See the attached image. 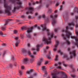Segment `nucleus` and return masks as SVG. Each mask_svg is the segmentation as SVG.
<instances>
[{
	"mask_svg": "<svg viewBox=\"0 0 78 78\" xmlns=\"http://www.w3.org/2000/svg\"><path fill=\"white\" fill-rule=\"evenodd\" d=\"M42 30L43 31L46 30L47 31L48 36H49V35H50L51 36L50 38L49 37L48 40H47L45 37H44L43 38V41H44L45 42H46L47 44H50L51 42V38H52V37H53V32H52L50 34V32H49L48 29H47V28H46L45 27L43 28Z\"/></svg>",
	"mask_w": 78,
	"mask_h": 78,
	"instance_id": "obj_1",
	"label": "nucleus"
},
{
	"mask_svg": "<svg viewBox=\"0 0 78 78\" xmlns=\"http://www.w3.org/2000/svg\"><path fill=\"white\" fill-rule=\"evenodd\" d=\"M4 6L6 8L5 10V13H7L8 15L11 14V6H8L7 2L6 0H4ZM0 3H1V0H0Z\"/></svg>",
	"mask_w": 78,
	"mask_h": 78,
	"instance_id": "obj_2",
	"label": "nucleus"
},
{
	"mask_svg": "<svg viewBox=\"0 0 78 78\" xmlns=\"http://www.w3.org/2000/svg\"><path fill=\"white\" fill-rule=\"evenodd\" d=\"M10 1L11 2H12V3H16L17 1H18L16 3L18 5H19L20 6L18 7L16 6L14 7V9L12 10V12H15L16 9H18L19 8H21V7H22L21 6V5L22 4V2H21V1H20V0H10Z\"/></svg>",
	"mask_w": 78,
	"mask_h": 78,
	"instance_id": "obj_3",
	"label": "nucleus"
},
{
	"mask_svg": "<svg viewBox=\"0 0 78 78\" xmlns=\"http://www.w3.org/2000/svg\"><path fill=\"white\" fill-rule=\"evenodd\" d=\"M33 27H32L30 28H27V31L26 33V34L28 38L31 39V35L30 34L31 33H32L33 31Z\"/></svg>",
	"mask_w": 78,
	"mask_h": 78,
	"instance_id": "obj_4",
	"label": "nucleus"
},
{
	"mask_svg": "<svg viewBox=\"0 0 78 78\" xmlns=\"http://www.w3.org/2000/svg\"><path fill=\"white\" fill-rule=\"evenodd\" d=\"M57 17H58V15L57 14L54 15V16L52 15H51L50 16V17L52 19V23L53 25H55V23L56 22V20L55 19H56V18H57Z\"/></svg>",
	"mask_w": 78,
	"mask_h": 78,
	"instance_id": "obj_5",
	"label": "nucleus"
},
{
	"mask_svg": "<svg viewBox=\"0 0 78 78\" xmlns=\"http://www.w3.org/2000/svg\"><path fill=\"white\" fill-rule=\"evenodd\" d=\"M26 9H28L29 10V12H27L26 14H33V10L34 9V8L33 7H27L26 8Z\"/></svg>",
	"mask_w": 78,
	"mask_h": 78,
	"instance_id": "obj_6",
	"label": "nucleus"
},
{
	"mask_svg": "<svg viewBox=\"0 0 78 78\" xmlns=\"http://www.w3.org/2000/svg\"><path fill=\"white\" fill-rule=\"evenodd\" d=\"M27 53L29 55L30 58H31L30 59L31 62H33L34 61V59L35 57L34 55H31V52L30 51H28Z\"/></svg>",
	"mask_w": 78,
	"mask_h": 78,
	"instance_id": "obj_7",
	"label": "nucleus"
},
{
	"mask_svg": "<svg viewBox=\"0 0 78 78\" xmlns=\"http://www.w3.org/2000/svg\"><path fill=\"white\" fill-rule=\"evenodd\" d=\"M75 52H76V50H74L73 51H72V52L69 51V54L70 55V58L72 59V58H73V55H72V54H73V56L74 57H75L76 56V53H75Z\"/></svg>",
	"mask_w": 78,
	"mask_h": 78,
	"instance_id": "obj_8",
	"label": "nucleus"
},
{
	"mask_svg": "<svg viewBox=\"0 0 78 78\" xmlns=\"http://www.w3.org/2000/svg\"><path fill=\"white\" fill-rule=\"evenodd\" d=\"M59 42L58 41H56L55 44V47L53 49V51H56V50H57V47H58V45H59Z\"/></svg>",
	"mask_w": 78,
	"mask_h": 78,
	"instance_id": "obj_9",
	"label": "nucleus"
},
{
	"mask_svg": "<svg viewBox=\"0 0 78 78\" xmlns=\"http://www.w3.org/2000/svg\"><path fill=\"white\" fill-rule=\"evenodd\" d=\"M66 36L68 38H69L70 36L72 35V34L70 32L68 31L67 30L66 31Z\"/></svg>",
	"mask_w": 78,
	"mask_h": 78,
	"instance_id": "obj_10",
	"label": "nucleus"
},
{
	"mask_svg": "<svg viewBox=\"0 0 78 78\" xmlns=\"http://www.w3.org/2000/svg\"><path fill=\"white\" fill-rule=\"evenodd\" d=\"M28 61H29V59L28 58H25L23 60V62L24 64H27L28 62Z\"/></svg>",
	"mask_w": 78,
	"mask_h": 78,
	"instance_id": "obj_11",
	"label": "nucleus"
},
{
	"mask_svg": "<svg viewBox=\"0 0 78 78\" xmlns=\"http://www.w3.org/2000/svg\"><path fill=\"white\" fill-rule=\"evenodd\" d=\"M40 47V45L37 44L36 46V49H35L34 48H32V50H37V51H39V47Z\"/></svg>",
	"mask_w": 78,
	"mask_h": 78,
	"instance_id": "obj_12",
	"label": "nucleus"
},
{
	"mask_svg": "<svg viewBox=\"0 0 78 78\" xmlns=\"http://www.w3.org/2000/svg\"><path fill=\"white\" fill-rule=\"evenodd\" d=\"M42 61H43V58H40V61L38 62L37 64V65H38V66H41V63L42 62Z\"/></svg>",
	"mask_w": 78,
	"mask_h": 78,
	"instance_id": "obj_13",
	"label": "nucleus"
},
{
	"mask_svg": "<svg viewBox=\"0 0 78 78\" xmlns=\"http://www.w3.org/2000/svg\"><path fill=\"white\" fill-rule=\"evenodd\" d=\"M33 69H31L29 71H27L26 72V74H30V73H31L33 72Z\"/></svg>",
	"mask_w": 78,
	"mask_h": 78,
	"instance_id": "obj_14",
	"label": "nucleus"
},
{
	"mask_svg": "<svg viewBox=\"0 0 78 78\" xmlns=\"http://www.w3.org/2000/svg\"><path fill=\"white\" fill-rule=\"evenodd\" d=\"M11 20H12V19H9L6 20L5 23L4 24V25H7L8 24V22H9L10 21H11Z\"/></svg>",
	"mask_w": 78,
	"mask_h": 78,
	"instance_id": "obj_15",
	"label": "nucleus"
},
{
	"mask_svg": "<svg viewBox=\"0 0 78 78\" xmlns=\"http://www.w3.org/2000/svg\"><path fill=\"white\" fill-rule=\"evenodd\" d=\"M19 43H20V41L19 40L17 41L15 44L16 47H18V45H19Z\"/></svg>",
	"mask_w": 78,
	"mask_h": 78,
	"instance_id": "obj_16",
	"label": "nucleus"
},
{
	"mask_svg": "<svg viewBox=\"0 0 78 78\" xmlns=\"http://www.w3.org/2000/svg\"><path fill=\"white\" fill-rule=\"evenodd\" d=\"M36 3L37 4L38 3H40V4H41L42 3V0H40L39 2L36 1L35 3L33 2V5H35V4H36Z\"/></svg>",
	"mask_w": 78,
	"mask_h": 78,
	"instance_id": "obj_17",
	"label": "nucleus"
},
{
	"mask_svg": "<svg viewBox=\"0 0 78 78\" xmlns=\"http://www.w3.org/2000/svg\"><path fill=\"white\" fill-rule=\"evenodd\" d=\"M6 52H7V51H3L2 55V56L3 58L5 56V55L6 54Z\"/></svg>",
	"mask_w": 78,
	"mask_h": 78,
	"instance_id": "obj_18",
	"label": "nucleus"
},
{
	"mask_svg": "<svg viewBox=\"0 0 78 78\" xmlns=\"http://www.w3.org/2000/svg\"><path fill=\"white\" fill-rule=\"evenodd\" d=\"M68 25H73V26H75V24L73 22H71L68 23Z\"/></svg>",
	"mask_w": 78,
	"mask_h": 78,
	"instance_id": "obj_19",
	"label": "nucleus"
},
{
	"mask_svg": "<svg viewBox=\"0 0 78 78\" xmlns=\"http://www.w3.org/2000/svg\"><path fill=\"white\" fill-rule=\"evenodd\" d=\"M22 52H23V53H26L27 52V51L25 49L23 48L21 50Z\"/></svg>",
	"mask_w": 78,
	"mask_h": 78,
	"instance_id": "obj_20",
	"label": "nucleus"
},
{
	"mask_svg": "<svg viewBox=\"0 0 78 78\" xmlns=\"http://www.w3.org/2000/svg\"><path fill=\"white\" fill-rule=\"evenodd\" d=\"M22 72H23L21 70H20L19 71V73L20 76L22 75Z\"/></svg>",
	"mask_w": 78,
	"mask_h": 78,
	"instance_id": "obj_21",
	"label": "nucleus"
},
{
	"mask_svg": "<svg viewBox=\"0 0 78 78\" xmlns=\"http://www.w3.org/2000/svg\"><path fill=\"white\" fill-rule=\"evenodd\" d=\"M3 35H5V34H3V33L2 32V31L0 30V36H3Z\"/></svg>",
	"mask_w": 78,
	"mask_h": 78,
	"instance_id": "obj_22",
	"label": "nucleus"
},
{
	"mask_svg": "<svg viewBox=\"0 0 78 78\" xmlns=\"http://www.w3.org/2000/svg\"><path fill=\"white\" fill-rule=\"evenodd\" d=\"M51 12H52V9H49L48 10V13H50Z\"/></svg>",
	"mask_w": 78,
	"mask_h": 78,
	"instance_id": "obj_23",
	"label": "nucleus"
},
{
	"mask_svg": "<svg viewBox=\"0 0 78 78\" xmlns=\"http://www.w3.org/2000/svg\"><path fill=\"white\" fill-rule=\"evenodd\" d=\"M1 30H2L3 31H5L6 30V28L3 27H2Z\"/></svg>",
	"mask_w": 78,
	"mask_h": 78,
	"instance_id": "obj_24",
	"label": "nucleus"
},
{
	"mask_svg": "<svg viewBox=\"0 0 78 78\" xmlns=\"http://www.w3.org/2000/svg\"><path fill=\"white\" fill-rule=\"evenodd\" d=\"M66 41L68 45H69V44H70V42L68 40H66Z\"/></svg>",
	"mask_w": 78,
	"mask_h": 78,
	"instance_id": "obj_25",
	"label": "nucleus"
},
{
	"mask_svg": "<svg viewBox=\"0 0 78 78\" xmlns=\"http://www.w3.org/2000/svg\"><path fill=\"white\" fill-rule=\"evenodd\" d=\"M42 70H45V66H43L42 67Z\"/></svg>",
	"mask_w": 78,
	"mask_h": 78,
	"instance_id": "obj_26",
	"label": "nucleus"
},
{
	"mask_svg": "<svg viewBox=\"0 0 78 78\" xmlns=\"http://www.w3.org/2000/svg\"><path fill=\"white\" fill-rule=\"evenodd\" d=\"M71 76L73 78H75L76 76L74 75L71 74Z\"/></svg>",
	"mask_w": 78,
	"mask_h": 78,
	"instance_id": "obj_27",
	"label": "nucleus"
},
{
	"mask_svg": "<svg viewBox=\"0 0 78 78\" xmlns=\"http://www.w3.org/2000/svg\"><path fill=\"white\" fill-rule=\"evenodd\" d=\"M58 52L59 53H60V54L61 55H62V54H63V53L61 51V50H59V51H58Z\"/></svg>",
	"mask_w": 78,
	"mask_h": 78,
	"instance_id": "obj_28",
	"label": "nucleus"
},
{
	"mask_svg": "<svg viewBox=\"0 0 78 78\" xmlns=\"http://www.w3.org/2000/svg\"><path fill=\"white\" fill-rule=\"evenodd\" d=\"M75 33H76L77 36H78V31L77 30H75Z\"/></svg>",
	"mask_w": 78,
	"mask_h": 78,
	"instance_id": "obj_29",
	"label": "nucleus"
},
{
	"mask_svg": "<svg viewBox=\"0 0 78 78\" xmlns=\"http://www.w3.org/2000/svg\"><path fill=\"white\" fill-rule=\"evenodd\" d=\"M14 34H17V30H14Z\"/></svg>",
	"mask_w": 78,
	"mask_h": 78,
	"instance_id": "obj_30",
	"label": "nucleus"
},
{
	"mask_svg": "<svg viewBox=\"0 0 78 78\" xmlns=\"http://www.w3.org/2000/svg\"><path fill=\"white\" fill-rule=\"evenodd\" d=\"M58 55H56L55 56V61H57L58 60Z\"/></svg>",
	"mask_w": 78,
	"mask_h": 78,
	"instance_id": "obj_31",
	"label": "nucleus"
},
{
	"mask_svg": "<svg viewBox=\"0 0 78 78\" xmlns=\"http://www.w3.org/2000/svg\"><path fill=\"white\" fill-rule=\"evenodd\" d=\"M55 2H56V1H54L53 2L51 1L50 2V3H51V4H55Z\"/></svg>",
	"mask_w": 78,
	"mask_h": 78,
	"instance_id": "obj_32",
	"label": "nucleus"
},
{
	"mask_svg": "<svg viewBox=\"0 0 78 78\" xmlns=\"http://www.w3.org/2000/svg\"><path fill=\"white\" fill-rule=\"evenodd\" d=\"M20 37L21 39H23V37H24V35H23V34H21L20 35Z\"/></svg>",
	"mask_w": 78,
	"mask_h": 78,
	"instance_id": "obj_33",
	"label": "nucleus"
},
{
	"mask_svg": "<svg viewBox=\"0 0 78 78\" xmlns=\"http://www.w3.org/2000/svg\"><path fill=\"white\" fill-rule=\"evenodd\" d=\"M47 58H48V59H51V57L49 55H47Z\"/></svg>",
	"mask_w": 78,
	"mask_h": 78,
	"instance_id": "obj_34",
	"label": "nucleus"
},
{
	"mask_svg": "<svg viewBox=\"0 0 78 78\" xmlns=\"http://www.w3.org/2000/svg\"><path fill=\"white\" fill-rule=\"evenodd\" d=\"M21 30H25L26 29V27H23L21 28Z\"/></svg>",
	"mask_w": 78,
	"mask_h": 78,
	"instance_id": "obj_35",
	"label": "nucleus"
},
{
	"mask_svg": "<svg viewBox=\"0 0 78 78\" xmlns=\"http://www.w3.org/2000/svg\"><path fill=\"white\" fill-rule=\"evenodd\" d=\"M33 54L34 55H37V52L35 51H34L33 52Z\"/></svg>",
	"mask_w": 78,
	"mask_h": 78,
	"instance_id": "obj_36",
	"label": "nucleus"
},
{
	"mask_svg": "<svg viewBox=\"0 0 78 78\" xmlns=\"http://www.w3.org/2000/svg\"><path fill=\"white\" fill-rule=\"evenodd\" d=\"M27 18L28 19H32V17H31V16L29 15V16H28Z\"/></svg>",
	"mask_w": 78,
	"mask_h": 78,
	"instance_id": "obj_37",
	"label": "nucleus"
},
{
	"mask_svg": "<svg viewBox=\"0 0 78 78\" xmlns=\"http://www.w3.org/2000/svg\"><path fill=\"white\" fill-rule=\"evenodd\" d=\"M15 39L16 40V41L18 40V39H19V36L15 37Z\"/></svg>",
	"mask_w": 78,
	"mask_h": 78,
	"instance_id": "obj_38",
	"label": "nucleus"
},
{
	"mask_svg": "<svg viewBox=\"0 0 78 78\" xmlns=\"http://www.w3.org/2000/svg\"><path fill=\"white\" fill-rule=\"evenodd\" d=\"M21 18H25V16H24V15H22L21 16Z\"/></svg>",
	"mask_w": 78,
	"mask_h": 78,
	"instance_id": "obj_39",
	"label": "nucleus"
},
{
	"mask_svg": "<svg viewBox=\"0 0 78 78\" xmlns=\"http://www.w3.org/2000/svg\"><path fill=\"white\" fill-rule=\"evenodd\" d=\"M2 46H6V43H3L2 44Z\"/></svg>",
	"mask_w": 78,
	"mask_h": 78,
	"instance_id": "obj_40",
	"label": "nucleus"
},
{
	"mask_svg": "<svg viewBox=\"0 0 78 78\" xmlns=\"http://www.w3.org/2000/svg\"><path fill=\"white\" fill-rule=\"evenodd\" d=\"M42 17L44 18V19H45V15H43L42 16Z\"/></svg>",
	"mask_w": 78,
	"mask_h": 78,
	"instance_id": "obj_41",
	"label": "nucleus"
},
{
	"mask_svg": "<svg viewBox=\"0 0 78 78\" xmlns=\"http://www.w3.org/2000/svg\"><path fill=\"white\" fill-rule=\"evenodd\" d=\"M41 16H39L38 17L37 20H40V19H41Z\"/></svg>",
	"mask_w": 78,
	"mask_h": 78,
	"instance_id": "obj_42",
	"label": "nucleus"
},
{
	"mask_svg": "<svg viewBox=\"0 0 78 78\" xmlns=\"http://www.w3.org/2000/svg\"><path fill=\"white\" fill-rule=\"evenodd\" d=\"M62 5H61L60 6V11H62Z\"/></svg>",
	"mask_w": 78,
	"mask_h": 78,
	"instance_id": "obj_43",
	"label": "nucleus"
},
{
	"mask_svg": "<svg viewBox=\"0 0 78 78\" xmlns=\"http://www.w3.org/2000/svg\"><path fill=\"white\" fill-rule=\"evenodd\" d=\"M58 30V28L55 29H54L55 32H57V31Z\"/></svg>",
	"mask_w": 78,
	"mask_h": 78,
	"instance_id": "obj_44",
	"label": "nucleus"
},
{
	"mask_svg": "<svg viewBox=\"0 0 78 78\" xmlns=\"http://www.w3.org/2000/svg\"><path fill=\"white\" fill-rule=\"evenodd\" d=\"M63 66H65V67H67V66H68V65H67V64H66L65 63L63 64Z\"/></svg>",
	"mask_w": 78,
	"mask_h": 78,
	"instance_id": "obj_45",
	"label": "nucleus"
},
{
	"mask_svg": "<svg viewBox=\"0 0 78 78\" xmlns=\"http://www.w3.org/2000/svg\"><path fill=\"white\" fill-rule=\"evenodd\" d=\"M24 68H25V66H21V69H23V70L24 69Z\"/></svg>",
	"mask_w": 78,
	"mask_h": 78,
	"instance_id": "obj_46",
	"label": "nucleus"
},
{
	"mask_svg": "<svg viewBox=\"0 0 78 78\" xmlns=\"http://www.w3.org/2000/svg\"><path fill=\"white\" fill-rule=\"evenodd\" d=\"M48 61H46L44 63L45 65V64H48Z\"/></svg>",
	"mask_w": 78,
	"mask_h": 78,
	"instance_id": "obj_47",
	"label": "nucleus"
},
{
	"mask_svg": "<svg viewBox=\"0 0 78 78\" xmlns=\"http://www.w3.org/2000/svg\"><path fill=\"white\" fill-rule=\"evenodd\" d=\"M57 69H61V67L60 66H57Z\"/></svg>",
	"mask_w": 78,
	"mask_h": 78,
	"instance_id": "obj_48",
	"label": "nucleus"
},
{
	"mask_svg": "<svg viewBox=\"0 0 78 78\" xmlns=\"http://www.w3.org/2000/svg\"><path fill=\"white\" fill-rule=\"evenodd\" d=\"M49 6V4H47L46 5V6L47 8H48Z\"/></svg>",
	"mask_w": 78,
	"mask_h": 78,
	"instance_id": "obj_49",
	"label": "nucleus"
},
{
	"mask_svg": "<svg viewBox=\"0 0 78 78\" xmlns=\"http://www.w3.org/2000/svg\"><path fill=\"white\" fill-rule=\"evenodd\" d=\"M14 65L15 66H17V62H15L14 63Z\"/></svg>",
	"mask_w": 78,
	"mask_h": 78,
	"instance_id": "obj_50",
	"label": "nucleus"
},
{
	"mask_svg": "<svg viewBox=\"0 0 78 78\" xmlns=\"http://www.w3.org/2000/svg\"><path fill=\"white\" fill-rule=\"evenodd\" d=\"M59 5V3H57L55 5L56 6H58Z\"/></svg>",
	"mask_w": 78,
	"mask_h": 78,
	"instance_id": "obj_51",
	"label": "nucleus"
},
{
	"mask_svg": "<svg viewBox=\"0 0 78 78\" xmlns=\"http://www.w3.org/2000/svg\"><path fill=\"white\" fill-rule=\"evenodd\" d=\"M9 66L10 67H12V64H10L9 65Z\"/></svg>",
	"mask_w": 78,
	"mask_h": 78,
	"instance_id": "obj_52",
	"label": "nucleus"
},
{
	"mask_svg": "<svg viewBox=\"0 0 78 78\" xmlns=\"http://www.w3.org/2000/svg\"><path fill=\"white\" fill-rule=\"evenodd\" d=\"M58 64H59V66H61V62H59L58 63Z\"/></svg>",
	"mask_w": 78,
	"mask_h": 78,
	"instance_id": "obj_53",
	"label": "nucleus"
},
{
	"mask_svg": "<svg viewBox=\"0 0 78 78\" xmlns=\"http://www.w3.org/2000/svg\"><path fill=\"white\" fill-rule=\"evenodd\" d=\"M70 48H68V51H70Z\"/></svg>",
	"mask_w": 78,
	"mask_h": 78,
	"instance_id": "obj_54",
	"label": "nucleus"
},
{
	"mask_svg": "<svg viewBox=\"0 0 78 78\" xmlns=\"http://www.w3.org/2000/svg\"><path fill=\"white\" fill-rule=\"evenodd\" d=\"M35 16H37V15H38V13L37 12H36L35 14Z\"/></svg>",
	"mask_w": 78,
	"mask_h": 78,
	"instance_id": "obj_55",
	"label": "nucleus"
},
{
	"mask_svg": "<svg viewBox=\"0 0 78 78\" xmlns=\"http://www.w3.org/2000/svg\"><path fill=\"white\" fill-rule=\"evenodd\" d=\"M66 28L67 30L69 29V27H68V26H67L66 27Z\"/></svg>",
	"mask_w": 78,
	"mask_h": 78,
	"instance_id": "obj_56",
	"label": "nucleus"
},
{
	"mask_svg": "<svg viewBox=\"0 0 78 78\" xmlns=\"http://www.w3.org/2000/svg\"><path fill=\"white\" fill-rule=\"evenodd\" d=\"M75 27L76 28H78V25L77 24H76L75 25Z\"/></svg>",
	"mask_w": 78,
	"mask_h": 78,
	"instance_id": "obj_57",
	"label": "nucleus"
},
{
	"mask_svg": "<svg viewBox=\"0 0 78 78\" xmlns=\"http://www.w3.org/2000/svg\"><path fill=\"white\" fill-rule=\"evenodd\" d=\"M67 55H64V58H67Z\"/></svg>",
	"mask_w": 78,
	"mask_h": 78,
	"instance_id": "obj_58",
	"label": "nucleus"
},
{
	"mask_svg": "<svg viewBox=\"0 0 78 78\" xmlns=\"http://www.w3.org/2000/svg\"><path fill=\"white\" fill-rule=\"evenodd\" d=\"M73 72H75V69L73 68Z\"/></svg>",
	"mask_w": 78,
	"mask_h": 78,
	"instance_id": "obj_59",
	"label": "nucleus"
},
{
	"mask_svg": "<svg viewBox=\"0 0 78 78\" xmlns=\"http://www.w3.org/2000/svg\"><path fill=\"white\" fill-rule=\"evenodd\" d=\"M27 46H28V47H30V43H28L27 44Z\"/></svg>",
	"mask_w": 78,
	"mask_h": 78,
	"instance_id": "obj_60",
	"label": "nucleus"
},
{
	"mask_svg": "<svg viewBox=\"0 0 78 78\" xmlns=\"http://www.w3.org/2000/svg\"><path fill=\"white\" fill-rule=\"evenodd\" d=\"M12 60H14V56H12Z\"/></svg>",
	"mask_w": 78,
	"mask_h": 78,
	"instance_id": "obj_61",
	"label": "nucleus"
},
{
	"mask_svg": "<svg viewBox=\"0 0 78 78\" xmlns=\"http://www.w3.org/2000/svg\"><path fill=\"white\" fill-rule=\"evenodd\" d=\"M63 39L66 40V37H63Z\"/></svg>",
	"mask_w": 78,
	"mask_h": 78,
	"instance_id": "obj_62",
	"label": "nucleus"
},
{
	"mask_svg": "<svg viewBox=\"0 0 78 78\" xmlns=\"http://www.w3.org/2000/svg\"><path fill=\"white\" fill-rule=\"evenodd\" d=\"M75 18H76V19H78V16H75Z\"/></svg>",
	"mask_w": 78,
	"mask_h": 78,
	"instance_id": "obj_63",
	"label": "nucleus"
},
{
	"mask_svg": "<svg viewBox=\"0 0 78 78\" xmlns=\"http://www.w3.org/2000/svg\"><path fill=\"white\" fill-rule=\"evenodd\" d=\"M70 67H71V68H72V67H73V65H71L70 66Z\"/></svg>",
	"mask_w": 78,
	"mask_h": 78,
	"instance_id": "obj_64",
	"label": "nucleus"
}]
</instances>
